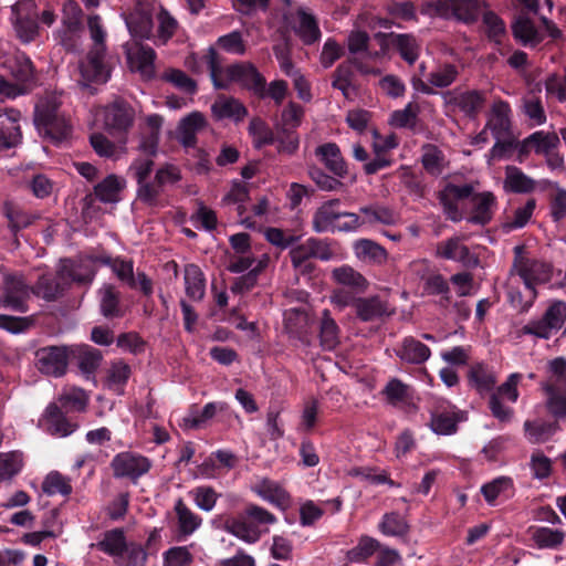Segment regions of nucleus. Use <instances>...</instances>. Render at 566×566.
Here are the masks:
<instances>
[{
  "instance_id": "obj_5",
  "label": "nucleus",
  "mask_w": 566,
  "mask_h": 566,
  "mask_svg": "<svg viewBox=\"0 0 566 566\" xmlns=\"http://www.w3.org/2000/svg\"><path fill=\"white\" fill-rule=\"evenodd\" d=\"M36 18V4L33 0H19L11 7L13 29L23 43L33 42L39 36Z\"/></svg>"
},
{
  "instance_id": "obj_31",
  "label": "nucleus",
  "mask_w": 566,
  "mask_h": 566,
  "mask_svg": "<svg viewBox=\"0 0 566 566\" xmlns=\"http://www.w3.org/2000/svg\"><path fill=\"white\" fill-rule=\"evenodd\" d=\"M315 154L325 167L337 177L342 178L347 174L346 163L339 147L335 143H326L318 146Z\"/></svg>"
},
{
  "instance_id": "obj_6",
  "label": "nucleus",
  "mask_w": 566,
  "mask_h": 566,
  "mask_svg": "<svg viewBox=\"0 0 566 566\" xmlns=\"http://www.w3.org/2000/svg\"><path fill=\"white\" fill-rule=\"evenodd\" d=\"M31 294L32 287L22 276L7 275L1 287L0 306L25 313Z\"/></svg>"
},
{
  "instance_id": "obj_16",
  "label": "nucleus",
  "mask_w": 566,
  "mask_h": 566,
  "mask_svg": "<svg viewBox=\"0 0 566 566\" xmlns=\"http://www.w3.org/2000/svg\"><path fill=\"white\" fill-rule=\"evenodd\" d=\"M446 104L459 109L465 116H475L485 103V94L481 91H449L443 94Z\"/></svg>"
},
{
  "instance_id": "obj_9",
  "label": "nucleus",
  "mask_w": 566,
  "mask_h": 566,
  "mask_svg": "<svg viewBox=\"0 0 566 566\" xmlns=\"http://www.w3.org/2000/svg\"><path fill=\"white\" fill-rule=\"evenodd\" d=\"M486 127L496 139L492 148L493 156H496L504 148L501 140L511 135V107L507 102L499 99L493 103Z\"/></svg>"
},
{
  "instance_id": "obj_46",
  "label": "nucleus",
  "mask_w": 566,
  "mask_h": 566,
  "mask_svg": "<svg viewBox=\"0 0 566 566\" xmlns=\"http://www.w3.org/2000/svg\"><path fill=\"white\" fill-rule=\"evenodd\" d=\"M513 34L523 45L535 46L542 41V35L532 21L521 14L512 25Z\"/></svg>"
},
{
  "instance_id": "obj_33",
  "label": "nucleus",
  "mask_w": 566,
  "mask_h": 566,
  "mask_svg": "<svg viewBox=\"0 0 566 566\" xmlns=\"http://www.w3.org/2000/svg\"><path fill=\"white\" fill-rule=\"evenodd\" d=\"M332 279L335 283L347 286L356 293H364L369 286L367 279L349 265L335 268L332 271Z\"/></svg>"
},
{
  "instance_id": "obj_40",
  "label": "nucleus",
  "mask_w": 566,
  "mask_h": 566,
  "mask_svg": "<svg viewBox=\"0 0 566 566\" xmlns=\"http://www.w3.org/2000/svg\"><path fill=\"white\" fill-rule=\"evenodd\" d=\"M535 180L515 166L505 169L504 189L514 193H530L535 189Z\"/></svg>"
},
{
  "instance_id": "obj_57",
  "label": "nucleus",
  "mask_w": 566,
  "mask_h": 566,
  "mask_svg": "<svg viewBox=\"0 0 566 566\" xmlns=\"http://www.w3.org/2000/svg\"><path fill=\"white\" fill-rule=\"evenodd\" d=\"M84 27H65L61 25L55 31V39L65 50L75 52L82 45V36Z\"/></svg>"
},
{
  "instance_id": "obj_50",
  "label": "nucleus",
  "mask_w": 566,
  "mask_h": 566,
  "mask_svg": "<svg viewBox=\"0 0 566 566\" xmlns=\"http://www.w3.org/2000/svg\"><path fill=\"white\" fill-rule=\"evenodd\" d=\"M359 212L364 214V218H361V220H364L365 223L369 224L381 223L390 226L395 224L398 220V217L394 212V210L381 205L360 207Z\"/></svg>"
},
{
  "instance_id": "obj_38",
  "label": "nucleus",
  "mask_w": 566,
  "mask_h": 566,
  "mask_svg": "<svg viewBox=\"0 0 566 566\" xmlns=\"http://www.w3.org/2000/svg\"><path fill=\"white\" fill-rule=\"evenodd\" d=\"M389 42L408 64L412 65L418 60L421 45L412 34L391 33L389 35Z\"/></svg>"
},
{
  "instance_id": "obj_60",
  "label": "nucleus",
  "mask_w": 566,
  "mask_h": 566,
  "mask_svg": "<svg viewBox=\"0 0 566 566\" xmlns=\"http://www.w3.org/2000/svg\"><path fill=\"white\" fill-rule=\"evenodd\" d=\"M524 427L527 439L533 443L548 440L558 429L556 423L546 421H526Z\"/></svg>"
},
{
  "instance_id": "obj_44",
  "label": "nucleus",
  "mask_w": 566,
  "mask_h": 566,
  "mask_svg": "<svg viewBox=\"0 0 566 566\" xmlns=\"http://www.w3.org/2000/svg\"><path fill=\"white\" fill-rule=\"evenodd\" d=\"M319 340L322 347L326 350H332L339 344V327L328 310L322 312Z\"/></svg>"
},
{
  "instance_id": "obj_26",
  "label": "nucleus",
  "mask_w": 566,
  "mask_h": 566,
  "mask_svg": "<svg viewBox=\"0 0 566 566\" xmlns=\"http://www.w3.org/2000/svg\"><path fill=\"white\" fill-rule=\"evenodd\" d=\"M43 426L49 433L59 437H67L77 429V424L70 422L61 408L54 403L46 407Z\"/></svg>"
},
{
  "instance_id": "obj_3",
  "label": "nucleus",
  "mask_w": 566,
  "mask_h": 566,
  "mask_svg": "<svg viewBox=\"0 0 566 566\" xmlns=\"http://www.w3.org/2000/svg\"><path fill=\"white\" fill-rule=\"evenodd\" d=\"M34 124L41 135L54 143L69 139L73 128L70 117L61 111L55 96H48L36 103Z\"/></svg>"
},
{
  "instance_id": "obj_8",
  "label": "nucleus",
  "mask_w": 566,
  "mask_h": 566,
  "mask_svg": "<svg viewBox=\"0 0 566 566\" xmlns=\"http://www.w3.org/2000/svg\"><path fill=\"white\" fill-rule=\"evenodd\" d=\"M69 357L67 346H45L35 352L34 365L43 375L61 377L66 373Z\"/></svg>"
},
{
  "instance_id": "obj_64",
  "label": "nucleus",
  "mask_w": 566,
  "mask_h": 566,
  "mask_svg": "<svg viewBox=\"0 0 566 566\" xmlns=\"http://www.w3.org/2000/svg\"><path fill=\"white\" fill-rule=\"evenodd\" d=\"M189 495L197 507L205 512H211L220 496L217 491L209 485L197 486L189 492Z\"/></svg>"
},
{
  "instance_id": "obj_25",
  "label": "nucleus",
  "mask_w": 566,
  "mask_h": 566,
  "mask_svg": "<svg viewBox=\"0 0 566 566\" xmlns=\"http://www.w3.org/2000/svg\"><path fill=\"white\" fill-rule=\"evenodd\" d=\"M134 109L124 101H115L105 108L104 120L108 128L126 130L134 122Z\"/></svg>"
},
{
  "instance_id": "obj_30",
  "label": "nucleus",
  "mask_w": 566,
  "mask_h": 566,
  "mask_svg": "<svg viewBox=\"0 0 566 566\" xmlns=\"http://www.w3.org/2000/svg\"><path fill=\"white\" fill-rule=\"evenodd\" d=\"M132 376L130 366L122 359L111 363L106 370L105 387L116 395H123L125 386Z\"/></svg>"
},
{
  "instance_id": "obj_7",
  "label": "nucleus",
  "mask_w": 566,
  "mask_h": 566,
  "mask_svg": "<svg viewBox=\"0 0 566 566\" xmlns=\"http://www.w3.org/2000/svg\"><path fill=\"white\" fill-rule=\"evenodd\" d=\"M521 251V247H515L516 258L512 272L520 276L525 287L535 289L536 284L549 281L552 276L551 265L536 259L523 258Z\"/></svg>"
},
{
  "instance_id": "obj_34",
  "label": "nucleus",
  "mask_w": 566,
  "mask_h": 566,
  "mask_svg": "<svg viewBox=\"0 0 566 566\" xmlns=\"http://www.w3.org/2000/svg\"><path fill=\"white\" fill-rule=\"evenodd\" d=\"M256 494L264 501L282 510L290 505V494L275 481L264 479L255 488Z\"/></svg>"
},
{
  "instance_id": "obj_59",
  "label": "nucleus",
  "mask_w": 566,
  "mask_h": 566,
  "mask_svg": "<svg viewBox=\"0 0 566 566\" xmlns=\"http://www.w3.org/2000/svg\"><path fill=\"white\" fill-rule=\"evenodd\" d=\"M42 490L50 496L56 494L67 496L72 493V485L70 479L56 471H53L45 476L42 483Z\"/></svg>"
},
{
  "instance_id": "obj_63",
  "label": "nucleus",
  "mask_w": 566,
  "mask_h": 566,
  "mask_svg": "<svg viewBox=\"0 0 566 566\" xmlns=\"http://www.w3.org/2000/svg\"><path fill=\"white\" fill-rule=\"evenodd\" d=\"M61 406L71 411H84L88 402V396L81 388H67L59 397Z\"/></svg>"
},
{
  "instance_id": "obj_48",
  "label": "nucleus",
  "mask_w": 566,
  "mask_h": 566,
  "mask_svg": "<svg viewBox=\"0 0 566 566\" xmlns=\"http://www.w3.org/2000/svg\"><path fill=\"white\" fill-rule=\"evenodd\" d=\"M469 381L479 392L483 394L493 389L496 382V376L491 368L479 363L470 368Z\"/></svg>"
},
{
  "instance_id": "obj_14",
  "label": "nucleus",
  "mask_w": 566,
  "mask_h": 566,
  "mask_svg": "<svg viewBox=\"0 0 566 566\" xmlns=\"http://www.w3.org/2000/svg\"><path fill=\"white\" fill-rule=\"evenodd\" d=\"M91 256L80 260H61L60 262V277L66 280L69 285L73 282L80 284H90L95 277L94 262L98 261Z\"/></svg>"
},
{
  "instance_id": "obj_58",
  "label": "nucleus",
  "mask_w": 566,
  "mask_h": 566,
  "mask_svg": "<svg viewBox=\"0 0 566 566\" xmlns=\"http://www.w3.org/2000/svg\"><path fill=\"white\" fill-rule=\"evenodd\" d=\"M565 534L559 530L536 527L532 530V539L538 548H556L564 541Z\"/></svg>"
},
{
  "instance_id": "obj_19",
  "label": "nucleus",
  "mask_w": 566,
  "mask_h": 566,
  "mask_svg": "<svg viewBox=\"0 0 566 566\" xmlns=\"http://www.w3.org/2000/svg\"><path fill=\"white\" fill-rule=\"evenodd\" d=\"M126 56L132 71L138 72L145 78L154 76L156 53L150 46L142 44L128 46Z\"/></svg>"
},
{
  "instance_id": "obj_49",
  "label": "nucleus",
  "mask_w": 566,
  "mask_h": 566,
  "mask_svg": "<svg viewBox=\"0 0 566 566\" xmlns=\"http://www.w3.org/2000/svg\"><path fill=\"white\" fill-rule=\"evenodd\" d=\"M128 544L123 530L114 528L106 532L103 539L99 541L96 546L105 554L112 556L115 562Z\"/></svg>"
},
{
  "instance_id": "obj_21",
  "label": "nucleus",
  "mask_w": 566,
  "mask_h": 566,
  "mask_svg": "<svg viewBox=\"0 0 566 566\" xmlns=\"http://www.w3.org/2000/svg\"><path fill=\"white\" fill-rule=\"evenodd\" d=\"M559 145V138L555 133L535 132L525 138L518 147L520 156H526L532 150L538 155H548Z\"/></svg>"
},
{
  "instance_id": "obj_56",
  "label": "nucleus",
  "mask_w": 566,
  "mask_h": 566,
  "mask_svg": "<svg viewBox=\"0 0 566 566\" xmlns=\"http://www.w3.org/2000/svg\"><path fill=\"white\" fill-rule=\"evenodd\" d=\"M123 186V180L111 175L95 186V196L103 202H116Z\"/></svg>"
},
{
  "instance_id": "obj_10",
  "label": "nucleus",
  "mask_w": 566,
  "mask_h": 566,
  "mask_svg": "<svg viewBox=\"0 0 566 566\" xmlns=\"http://www.w3.org/2000/svg\"><path fill=\"white\" fill-rule=\"evenodd\" d=\"M473 186L465 184L457 186L448 184L438 195L440 205L447 218L453 222H459L463 219V211L461 203L473 193Z\"/></svg>"
},
{
  "instance_id": "obj_4",
  "label": "nucleus",
  "mask_w": 566,
  "mask_h": 566,
  "mask_svg": "<svg viewBox=\"0 0 566 566\" xmlns=\"http://www.w3.org/2000/svg\"><path fill=\"white\" fill-rule=\"evenodd\" d=\"M566 322V302L553 300L542 317L530 321L523 326L525 335H533L538 338L548 339L558 332Z\"/></svg>"
},
{
  "instance_id": "obj_29",
  "label": "nucleus",
  "mask_w": 566,
  "mask_h": 566,
  "mask_svg": "<svg viewBox=\"0 0 566 566\" xmlns=\"http://www.w3.org/2000/svg\"><path fill=\"white\" fill-rule=\"evenodd\" d=\"M293 29L304 44H313L321 38V30L316 19L305 11L298 9L293 19Z\"/></svg>"
},
{
  "instance_id": "obj_11",
  "label": "nucleus",
  "mask_w": 566,
  "mask_h": 566,
  "mask_svg": "<svg viewBox=\"0 0 566 566\" xmlns=\"http://www.w3.org/2000/svg\"><path fill=\"white\" fill-rule=\"evenodd\" d=\"M150 467L146 457L128 451L116 454L111 462L115 478H128L133 481L146 474Z\"/></svg>"
},
{
  "instance_id": "obj_36",
  "label": "nucleus",
  "mask_w": 566,
  "mask_h": 566,
  "mask_svg": "<svg viewBox=\"0 0 566 566\" xmlns=\"http://www.w3.org/2000/svg\"><path fill=\"white\" fill-rule=\"evenodd\" d=\"M471 202L473 205L472 216L469 222L474 224H486L492 219L493 208L495 206V197L491 192H482L472 195Z\"/></svg>"
},
{
  "instance_id": "obj_61",
  "label": "nucleus",
  "mask_w": 566,
  "mask_h": 566,
  "mask_svg": "<svg viewBox=\"0 0 566 566\" xmlns=\"http://www.w3.org/2000/svg\"><path fill=\"white\" fill-rule=\"evenodd\" d=\"M421 161L426 171L432 176L442 174L446 164L442 151L433 145H426L422 148Z\"/></svg>"
},
{
  "instance_id": "obj_45",
  "label": "nucleus",
  "mask_w": 566,
  "mask_h": 566,
  "mask_svg": "<svg viewBox=\"0 0 566 566\" xmlns=\"http://www.w3.org/2000/svg\"><path fill=\"white\" fill-rule=\"evenodd\" d=\"M98 262L109 266L119 281L128 285L130 289H137L134 276V264L132 261L120 258L112 259L111 256H101Z\"/></svg>"
},
{
  "instance_id": "obj_32",
  "label": "nucleus",
  "mask_w": 566,
  "mask_h": 566,
  "mask_svg": "<svg viewBox=\"0 0 566 566\" xmlns=\"http://www.w3.org/2000/svg\"><path fill=\"white\" fill-rule=\"evenodd\" d=\"M2 213L8 221V228L13 235L31 226L36 219L35 214L25 211L22 207L12 201L3 202Z\"/></svg>"
},
{
  "instance_id": "obj_54",
  "label": "nucleus",
  "mask_w": 566,
  "mask_h": 566,
  "mask_svg": "<svg viewBox=\"0 0 566 566\" xmlns=\"http://www.w3.org/2000/svg\"><path fill=\"white\" fill-rule=\"evenodd\" d=\"M481 492L489 504H493L494 501L502 494L511 496L513 494V481L509 476H500L493 481L484 484L481 488Z\"/></svg>"
},
{
  "instance_id": "obj_13",
  "label": "nucleus",
  "mask_w": 566,
  "mask_h": 566,
  "mask_svg": "<svg viewBox=\"0 0 566 566\" xmlns=\"http://www.w3.org/2000/svg\"><path fill=\"white\" fill-rule=\"evenodd\" d=\"M436 256L461 263L465 268H476L479 256L473 253L460 237H452L437 244Z\"/></svg>"
},
{
  "instance_id": "obj_24",
  "label": "nucleus",
  "mask_w": 566,
  "mask_h": 566,
  "mask_svg": "<svg viewBox=\"0 0 566 566\" xmlns=\"http://www.w3.org/2000/svg\"><path fill=\"white\" fill-rule=\"evenodd\" d=\"M125 22L133 38H150L153 32V18L146 6L138 3L125 18Z\"/></svg>"
},
{
  "instance_id": "obj_39",
  "label": "nucleus",
  "mask_w": 566,
  "mask_h": 566,
  "mask_svg": "<svg viewBox=\"0 0 566 566\" xmlns=\"http://www.w3.org/2000/svg\"><path fill=\"white\" fill-rule=\"evenodd\" d=\"M185 291L193 301H201L205 296L206 280L202 271L196 264H187L184 271Z\"/></svg>"
},
{
  "instance_id": "obj_17",
  "label": "nucleus",
  "mask_w": 566,
  "mask_h": 566,
  "mask_svg": "<svg viewBox=\"0 0 566 566\" xmlns=\"http://www.w3.org/2000/svg\"><path fill=\"white\" fill-rule=\"evenodd\" d=\"M451 405L447 400L434 399L429 406L431 415L430 427L438 434H452L455 432L459 418L450 411Z\"/></svg>"
},
{
  "instance_id": "obj_62",
  "label": "nucleus",
  "mask_w": 566,
  "mask_h": 566,
  "mask_svg": "<svg viewBox=\"0 0 566 566\" xmlns=\"http://www.w3.org/2000/svg\"><path fill=\"white\" fill-rule=\"evenodd\" d=\"M147 553L142 545L130 542L114 562L117 566H146Z\"/></svg>"
},
{
  "instance_id": "obj_27",
  "label": "nucleus",
  "mask_w": 566,
  "mask_h": 566,
  "mask_svg": "<svg viewBox=\"0 0 566 566\" xmlns=\"http://www.w3.org/2000/svg\"><path fill=\"white\" fill-rule=\"evenodd\" d=\"M104 49H92L81 71L85 78L96 83H105L109 77V69L104 61Z\"/></svg>"
},
{
  "instance_id": "obj_20",
  "label": "nucleus",
  "mask_w": 566,
  "mask_h": 566,
  "mask_svg": "<svg viewBox=\"0 0 566 566\" xmlns=\"http://www.w3.org/2000/svg\"><path fill=\"white\" fill-rule=\"evenodd\" d=\"M339 199H332L323 202L314 212L312 227L316 233L335 232L336 223L342 219L339 211Z\"/></svg>"
},
{
  "instance_id": "obj_53",
  "label": "nucleus",
  "mask_w": 566,
  "mask_h": 566,
  "mask_svg": "<svg viewBox=\"0 0 566 566\" xmlns=\"http://www.w3.org/2000/svg\"><path fill=\"white\" fill-rule=\"evenodd\" d=\"M23 467L20 451L0 452V482L11 480Z\"/></svg>"
},
{
  "instance_id": "obj_35",
  "label": "nucleus",
  "mask_w": 566,
  "mask_h": 566,
  "mask_svg": "<svg viewBox=\"0 0 566 566\" xmlns=\"http://www.w3.org/2000/svg\"><path fill=\"white\" fill-rule=\"evenodd\" d=\"M71 355L77 359L78 368L87 376L93 375L102 361L101 352L88 345L70 347V356Z\"/></svg>"
},
{
  "instance_id": "obj_51",
  "label": "nucleus",
  "mask_w": 566,
  "mask_h": 566,
  "mask_svg": "<svg viewBox=\"0 0 566 566\" xmlns=\"http://www.w3.org/2000/svg\"><path fill=\"white\" fill-rule=\"evenodd\" d=\"M293 268L301 274H308L313 271L314 265L311 262L313 258L310 240L294 247L290 251Z\"/></svg>"
},
{
  "instance_id": "obj_2",
  "label": "nucleus",
  "mask_w": 566,
  "mask_h": 566,
  "mask_svg": "<svg viewBox=\"0 0 566 566\" xmlns=\"http://www.w3.org/2000/svg\"><path fill=\"white\" fill-rule=\"evenodd\" d=\"M206 60L216 88H227L229 82H235L255 94H264L265 81L253 64L235 63L223 70L218 53L212 48L209 49Z\"/></svg>"
},
{
  "instance_id": "obj_42",
  "label": "nucleus",
  "mask_w": 566,
  "mask_h": 566,
  "mask_svg": "<svg viewBox=\"0 0 566 566\" xmlns=\"http://www.w3.org/2000/svg\"><path fill=\"white\" fill-rule=\"evenodd\" d=\"M101 312L105 317H119L123 315L120 308V293L111 285L104 284L98 291Z\"/></svg>"
},
{
  "instance_id": "obj_22",
  "label": "nucleus",
  "mask_w": 566,
  "mask_h": 566,
  "mask_svg": "<svg viewBox=\"0 0 566 566\" xmlns=\"http://www.w3.org/2000/svg\"><path fill=\"white\" fill-rule=\"evenodd\" d=\"M207 126L206 117L200 112H192L185 116L178 124L177 138L187 148L197 145V134Z\"/></svg>"
},
{
  "instance_id": "obj_55",
  "label": "nucleus",
  "mask_w": 566,
  "mask_h": 566,
  "mask_svg": "<svg viewBox=\"0 0 566 566\" xmlns=\"http://www.w3.org/2000/svg\"><path fill=\"white\" fill-rule=\"evenodd\" d=\"M270 258L268 254H262L258 263L244 275L240 276L232 291L237 293H244L253 289L258 282L259 274L268 266Z\"/></svg>"
},
{
  "instance_id": "obj_37",
  "label": "nucleus",
  "mask_w": 566,
  "mask_h": 566,
  "mask_svg": "<svg viewBox=\"0 0 566 566\" xmlns=\"http://www.w3.org/2000/svg\"><path fill=\"white\" fill-rule=\"evenodd\" d=\"M211 112L217 119L241 120L247 115V108L238 99L232 97L220 96L211 105Z\"/></svg>"
},
{
  "instance_id": "obj_28",
  "label": "nucleus",
  "mask_w": 566,
  "mask_h": 566,
  "mask_svg": "<svg viewBox=\"0 0 566 566\" xmlns=\"http://www.w3.org/2000/svg\"><path fill=\"white\" fill-rule=\"evenodd\" d=\"M395 352L402 361L415 365L427 361L431 355L427 345L411 336L403 338Z\"/></svg>"
},
{
  "instance_id": "obj_23",
  "label": "nucleus",
  "mask_w": 566,
  "mask_h": 566,
  "mask_svg": "<svg viewBox=\"0 0 566 566\" xmlns=\"http://www.w3.org/2000/svg\"><path fill=\"white\" fill-rule=\"evenodd\" d=\"M69 286L70 285L66 280H61L59 268L55 275H41L35 285L32 287V294L42 297L48 302H52L61 297Z\"/></svg>"
},
{
  "instance_id": "obj_15",
  "label": "nucleus",
  "mask_w": 566,
  "mask_h": 566,
  "mask_svg": "<svg viewBox=\"0 0 566 566\" xmlns=\"http://www.w3.org/2000/svg\"><path fill=\"white\" fill-rule=\"evenodd\" d=\"M20 120V111L0 109V150L13 148L20 144L22 138Z\"/></svg>"
},
{
  "instance_id": "obj_43",
  "label": "nucleus",
  "mask_w": 566,
  "mask_h": 566,
  "mask_svg": "<svg viewBox=\"0 0 566 566\" xmlns=\"http://www.w3.org/2000/svg\"><path fill=\"white\" fill-rule=\"evenodd\" d=\"M382 395L394 407L407 406L412 400V390L410 386L403 384L398 378H392L387 382L382 389Z\"/></svg>"
},
{
  "instance_id": "obj_52",
  "label": "nucleus",
  "mask_w": 566,
  "mask_h": 566,
  "mask_svg": "<svg viewBox=\"0 0 566 566\" xmlns=\"http://www.w3.org/2000/svg\"><path fill=\"white\" fill-rule=\"evenodd\" d=\"M458 75L459 71L455 65L443 63L428 74V81L433 87L446 88L455 82Z\"/></svg>"
},
{
  "instance_id": "obj_18",
  "label": "nucleus",
  "mask_w": 566,
  "mask_h": 566,
  "mask_svg": "<svg viewBox=\"0 0 566 566\" xmlns=\"http://www.w3.org/2000/svg\"><path fill=\"white\" fill-rule=\"evenodd\" d=\"M354 312L357 319L364 323L376 322L392 314L388 302L379 295L360 296Z\"/></svg>"
},
{
  "instance_id": "obj_47",
  "label": "nucleus",
  "mask_w": 566,
  "mask_h": 566,
  "mask_svg": "<svg viewBox=\"0 0 566 566\" xmlns=\"http://www.w3.org/2000/svg\"><path fill=\"white\" fill-rule=\"evenodd\" d=\"M354 250L356 256L364 262L380 264L387 260L386 250L368 239L357 240L354 243Z\"/></svg>"
},
{
  "instance_id": "obj_1",
  "label": "nucleus",
  "mask_w": 566,
  "mask_h": 566,
  "mask_svg": "<svg viewBox=\"0 0 566 566\" xmlns=\"http://www.w3.org/2000/svg\"><path fill=\"white\" fill-rule=\"evenodd\" d=\"M277 518L274 514L255 504H249L234 516L224 520L223 530L247 544H254L270 532Z\"/></svg>"
},
{
  "instance_id": "obj_41",
  "label": "nucleus",
  "mask_w": 566,
  "mask_h": 566,
  "mask_svg": "<svg viewBox=\"0 0 566 566\" xmlns=\"http://www.w3.org/2000/svg\"><path fill=\"white\" fill-rule=\"evenodd\" d=\"M175 512L178 522V532L182 536H190L193 534L202 524V518L192 512L181 499H178L175 503Z\"/></svg>"
},
{
  "instance_id": "obj_12",
  "label": "nucleus",
  "mask_w": 566,
  "mask_h": 566,
  "mask_svg": "<svg viewBox=\"0 0 566 566\" xmlns=\"http://www.w3.org/2000/svg\"><path fill=\"white\" fill-rule=\"evenodd\" d=\"M481 0H439L437 12L444 18H454L464 23L475 22L481 14Z\"/></svg>"
}]
</instances>
